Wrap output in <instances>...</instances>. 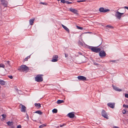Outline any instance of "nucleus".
Masks as SVG:
<instances>
[{
  "instance_id": "1",
  "label": "nucleus",
  "mask_w": 128,
  "mask_h": 128,
  "mask_svg": "<svg viewBox=\"0 0 128 128\" xmlns=\"http://www.w3.org/2000/svg\"><path fill=\"white\" fill-rule=\"evenodd\" d=\"M18 70L20 72L25 71L27 72L29 70V69L26 65H23L18 67Z\"/></svg>"
},
{
  "instance_id": "2",
  "label": "nucleus",
  "mask_w": 128,
  "mask_h": 128,
  "mask_svg": "<svg viewBox=\"0 0 128 128\" xmlns=\"http://www.w3.org/2000/svg\"><path fill=\"white\" fill-rule=\"evenodd\" d=\"M92 51L96 53L100 51L103 50L102 47L100 46L99 48L96 47L91 46L90 48Z\"/></svg>"
},
{
  "instance_id": "3",
  "label": "nucleus",
  "mask_w": 128,
  "mask_h": 128,
  "mask_svg": "<svg viewBox=\"0 0 128 128\" xmlns=\"http://www.w3.org/2000/svg\"><path fill=\"white\" fill-rule=\"evenodd\" d=\"M44 76L43 74H38L35 77V80L38 82H42L43 80L42 76Z\"/></svg>"
},
{
  "instance_id": "4",
  "label": "nucleus",
  "mask_w": 128,
  "mask_h": 128,
  "mask_svg": "<svg viewBox=\"0 0 128 128\" xmlns=\"http://www.w3.org/2000/svg\"><path fill=\"white\" fill-rule=\"evenodd\" d=\"M99 54V56L102 57H104L106 56V54L104 50V49L100 51Z\"/></svg>"
},
{
  "instance_id": "5",
  "label": "nucleus",
  "mask_w": 128,
  "mask_h": 128,
  "mask_svg": "<svg viewBox=\"0 0 128 128\" xmlns=\"http://www.w3.org/2000/svg\"><path fill=\"white\" fill-rule=\"evenodd\" d=\"M101 114L102 116L105 118L107 119L108 118V117L107 114L106 112V111L104 110H102Z\"/></svg>"
},
{
  "instance_id": "6",
  "label": "nucleus",
  "mask_w": 128,
  "mask_h": 128,
  "mask_svg": "<svg viewBox=\"0 0 128 128\" xmlns=\"http://www.w3.org/2000/svg\"><path fill=\"white\" fill-rule=\"evenodd\" d=\"M99 10L100 12H108L110 10L108 9H104V8L103 7L100 8Z\"/></svg>"
},
{
  "instance_id": "7",
  "label": "nucleus",
  "mask_w": 128,
  "mask_h": 128,
  "mask_svg": "<svg viewBox=\"0 0 128 128\" xmlns=\"http://www.w3.org/2000/svg\"><path fill=\"white\" fill-rule=\"evenodd\" d=\"M58 56L57 55H55L53 56L52 59V60L51 61L52 62H55L58 61Z\"/></svg>"
},
{
  "instance_id": "8",
  "label": "nucleus",
  "mask_w": 128,
  "mask_h": 128,
  "mask_svg": "<svg viewBox=\"0 0 128 128\" xmlns=\"http://www.w3.org/2000/svg\"><path fill=\"white\" fill-rule=\"evenodd\" d=\"M78 80H86V78L85 77L83 76H78Z\"/></svg>"
},
{
  "instance_id": "9",
  "label": "nucleus",
  "mask_w": 128,
  "mask_h": 128,
  "mask_svg": "<svg viewBox=\"0 0 128 128\" xmlns=\"http://www.w3.org/2000/svg\"><path fill=\"white\" fill-rule=\"evenodd\" d=\"M20 106H21V110L22 112H25L26 111V108L22 104H20Z\"/></svg>"
},
{
  "instance_id": "10",
  "label": "nucleus",
  "mask_w": 128,
  "mask_h": 128,
  "mask_svg": "<svg viewBox=\"0 0 128 128\" xmlns=\"http://www.w3.org/2000/svg\"><path fill=\"white\" fill-rule=\"evenodd\" d=\"M70 10L75 14H78V11L76 9L70 8Z\"/></svg>"
},
{
  "instance_id": "11",
  "label": "nucleus",
  "mask_w": 128,
  "mask_h": 128,
  "mask_svg": "<svg viewBox=\"0 0 128 128\" xmlns=\"http://www.w3.org/2000/svg\"><path fill=\"white\" fill-rule=\"evenodd\" d=\"M115 103L109 102L108 104V106L111 108H113L114 107Z\"/></svg>"
},
{
  "instance_id": "12",
  "label": "nucleus",
  "mask_w": 128,
  "mask_h": 128,
  "mask_svg": "<svg viewBox=\"0 0 128 128\" xmlns=\"http://www.w3.org/2000/svg\"><path fill=\"white\" fill-rule=\"evenodd\" d=\"M74 113L73 112H70L67 114V116L71 118H74L75 116Z\"/></svg>"
},
{
  "instance_id": "13",
  "label": "nucleus",
  "mask_w": 128,
  "mask_h": 128,
  "mask_svg": "<svg viewBox=\"0 0 128 128\" xmlns=\"http://www.w3.org/2000/svg\"><path fill=\"white\" fill-rule=\"evenodd\" d=\"M115 16L118 19H120L121 18V15L120 12L118 11H117L116 13Z\"/></svg>"
},
{
  "instance_id": "14",
  "label": "nucleus",
  "mask_w": 128,
  "mask_h": 128,
  "mask_svg": "<svg viewBox=\"0 0 128 128\" xmlns=\"http://www.w3.org/2000/svg\"><path fill=\"white\" fill-rule=\"evenodd\" d=\"M35 20V18H33L32 19H30L29 20L30 24L31 25H33L34 21Z\"/></svg>"
},
{
  "instance_id": "15",
  "label": "nucleus",
  "mask_w": 128,
  "mask_h": 128,
  "mask_svg": "<svg viewBox=\"0 0 128 128\" xmlns=\"http://www.w3.org/2000/svg\"><path fill=\"white\" fill-rule=\"evenodd\" d=\"M62 27L68 33L70 32V30L66 26H64L63 24H62Z\"/></svg>"
},
{
  "instance_id": "16",
  "label": "nucleus",
  "mask_w": 128,
  "mask_h": 128,
  "mask_svg": "<svg viewBox=\"0 0 128 128\" xmlns=\"http://www.w3.org/2000/svg\"><path fill=\"white\" fill-rule=\"evenodd\" d=\"M112 87L116 91H118L119 92L122 91V90L121 89H118V88L116 86H112Z\"/></svg>"
},
{
  "instance_id": "17",
  "label": "nucleus",
  "mask_w": 128,
  "mask_h": 128,
  "mask_svg": "<svg viewBox=\"0 0 128 128\" xmlns=\"http://www.w3.org/2000/svg\"><path fill=\"white\" fill-rule=\"evenodd\" d=\"M34 105L38 109L39 108L41 107L40 104L39 103H35Z\"/></svg>"
},
{
  "instance_id": "18",
  "label": "nucleus",
  "mask_w": 128,
  "mask_h": 128,
  "mask_svg": "<svg viewBox=\"0 0 128 128\" xmlns=\"http://www.w3.org/2000/svg\"><path fill=\"white\" fill-rule=\"evenodd\" d=\"M1 1L3 5L5 6H7L6 2L4 0H1Z\"/></svg>"
},
{
  "instance_id": "19",
  "label": "nucleus",
  "mask_w": 128,
  "mask_h": 128,
  "mask_svg": "<svg viewBox=\"0 0 128 128\" xmlns=\"http://www.w3.org/2000/svg\"><path fill=\"white\" fill-rule=\"evenodd\" d=\"M5 82L3 80H0V84L2 85H5Z\"/></svg>"
},
{
  "instance_id": "20",
  "label": "nucleus",
  "mask_w": 128,
  "mask_h": 128,
  "mask_svg": "<svg viewBox=\"0 0 128 128\" xmlns=\"http://www.w3.org/2000/svg\"><path fill=\"white\" fill-rule=\"evenodd\" d=\"M6 124L9 126H11L13 124L12 122L8 121L6 122Z\"/></svg>"
},
{
  "instance_id": "21",
  "label": "nucleus",
  "mask_w": 128,
  "mask_h": 128,
  "mask_svg": "<svg viewBox=\"0 0 128 128\" xmlns=\"http://www.w3.org/2000/svg\"><path fill=\"white\" fill-rule=\"evenodd\" d=\"M64 102V101L63 100H58L57 102V103L58 104H60Z\"/></svg>"
},
{
  "instance_id": "22",
  "label": "nucleus",
  "mask_w": 128,
  "mask_h": 128,
  "mask_svg": "<svg viewBox=\"0 0 128 128\" xmlns=\"http://www.w3.org/2000/svg\"><path fill=\"white\" fill-rule=\"evenodd\" d=\"M35 113L38 114L40 115H41L42 114V113L41 112L40 110H38L36 111L35 112Z\"/></svg>"
},
{
  "instance_id": "23",
  "label": "nucleus",
  "mask_w": 128,
  "mask_h": 128,
  "mask_svg": "<svg viewBox=\"0 0 128 128\" xmlns=\"http://www.w3.org/2000/svg\"><path fill=\"white\" fill-rule=\"evenodd\" d=\"M30 58V55L27 56L26 58H25L24 60V62L26 61H27L28 60V59Z\"/></svg>"
},
{
  "instance_id": "24",
  "label": "nucleus",
  "mask_w": 128,
  "mask_h": 128,
  "mask_svg": "<svg viewBox=\"0 0 128 128\" xmlns=\"http://www.w3.org/2000/svg\"><path fill=\"white\" fill-rule=\"evenodd\" d=\"M106 27H107L108 28H111L112 29L114 27L113 26H110V25H107L106 26Z\"/></svg>"
},
{
  "instance_id": "25",
  "label": "nucleus",
  "mask_w": 128,
  "mask_h": 128,
  "mask_svg": "<svg viewBox=\"0 0 128 128\" xmlns=\"http://www.w3.org/2000/svg\"><path fill=\"white\" fill-rule=\"evenodd\" d=\"M58 110L56 109H54L52 110V112L54 113H56L57 112Z\"/></svg>"
},
{
  "instance_id": "26",
  "label": "nucleus",
  "mask_w": 128,
  "mask_h": 128,
  "mask_svg": "<svg viewBox=\"0 0 128 128\" xmlns=\"http://www.w3.org/2000/svg\"><path fill=\"white\" fill-rule=\"evenodd\" d=\"M46 124H43L42 125H40L39 126V128H42L44 126H46Z\"/></svg>"
},
{
  "instance_id": "27",
  "label": "nucleus",
  "mask_w": 128,
  "mask_h": 128,
  "mask_svg": "<svg viewBox=\"0 0 128 128\" xmlns=\"http://www.w3.org/2000/svg\"><path fill=\"white\" fill-rule=\"evenodd\" d=\"M5 64H6L7 66H10V62L9 61H8L6 62V63H5Z\"/></svg>"
},
{
  "instance_id": "28",
  "label": "nucleus",
  "mask_w": 128,
  "mask_h": 128,
  "mask_svg": "<svg viewBox=\"0 0 128 128\" xmlns=\"http://www.w3.org/2000/svg\"><path fill=\"white\" fill-rule=\"evenodd\" d=\"M2 116L3 117V118H6V116L5 114H3L2 115Z\"/></svg>"
},
{
  "instance_id": "29",
  "label": "nucleus",
  "mask_w": 128,
  "mask_h": 128,
  "mask_svg": "<svg viewBox=\"0 0 128 128\" xmlns=\"http://www.w3.org/2000/svg\"><path fill=\"white\" fill-rule=\"evenodd\" d=\"M5 67V66L4 64H0V67H2L4 68Z\"/></svg>"
},
{
  "instance_id": "30",
  "label": "nucleus",
  "mask_w": 128,
  "mask_h": 128,
  "mask_svg": "<svg viewBox=\"0 0 128 128\" xmlns=\"http://www.w3.org/2000/svg\"><path fill=\"white\" fill-rule=\"evenodd\" d=\"M126 111L125 110H123L122 111V113L124 114H125L126 113Z\"/></svg>"
},
{
  "instance_id": "31",
  "label": "nucleus",
  "mask_w": 128,
  "mask_h": 128,
  "mask_svg": "<svg viewBox=\"0 0 128 128\" xmlns=\"http://www.w3.org/2000/svg\"><path fill=\"white\" fill-rule=\"evenodd\" d=\"M123 106L124 107L128 108V105H126L125 104H124Z\"/></svg>"
},
{
  "instance_id": "32",
  "label": "nucleus",
  "mask_w": 128,
  "mask_h": 128,
  "mask_svg": "<svg viewBox=\"0 0 128 128\" xmlns=\"http://www.w3.org/2000/svg\"><path fill=\"white\" fill-rule=\"evenodd\" d=\"M61 2L62 3L64 4L66 3V1L64 0H61Z\"/></svg>"
},
{
  "instance_id": "33",
  "label": "nucleus",
  "mask_w": 128,
  "mask_h": 128,
  "mask_svg": "<svg viewBox=\"0 0 128 128\" xmlns=\"http://www.w3.org/2000/svg\"><path fill=\"white\" fill-rule=\"evenodd\" d=\"M66 4H71L72 3V2H70L68 1H66Z\"/></svg>"
},
{
  "instance_id": "34",
  "label": "nucleus",
  "mask_w": 128,
  "mask_h": 128,
  "mask_svg": "<svg viewBox=\"0 0 128 128\" xmlns=\"http://www.w3.org/2000/svg\"><path fill=\"white\" fill-rule=\"evenodd\" d=\"M77 27L78 28V29L82 30L83 29L82 28V27H79L78 26H77Z\"/></svg>"
},
{
  "instance_id": "35",
  "label": "nucleus",
  "mask_w": 128,
  "mask_h": 128,
  "mask_svg": "<svg viewBox=\"0 0 128 128\" xmlns=\"http://www.w3.org/2000/svg\"><path fill=\"white\" fill-rule=\"evenodd\" d=\"M125 96L127 98H128V94H125Z\"/></svg>"
},
{
  "instance_id": "36",
  "label": "nucleus",
  "mask_w": 128,
  "mask_h": 128,
  "mask_svg": "<svg viewBox=\"0 0 128 128\" xmlns=\"http://www.w3.org/2000/svg\"><path fill=\"white\" fill-rule=\"evenodd\" d=\"M79 44L82 46H83V43L82 42H79Z\"/></svg>"
},
{
  "instance_id": "37",
  "label": "nucleus",
  "mask_w": 128,
  "mask_h": 128,
  "mask_svg": "<svg viewBox=\"0 0 128 128\" xmlns=\"http://www.w3.org/2000/svg\"><path fill=\"white\" fill-rule=\"evenodd\" d=\"M8 77L10 79H12L13 78V77L12 76H9Z\"/></svg>"
},
{
  "instance_id": "38",
  "label": "nucleus",
  "mask_w": 128,
  "mask_h": 128,
  "mask_svg": "<svg viewBox=\"0 0 128 128\" xmlns=\"http://www.w3.org/2000/svg\"><path fill=\"white\" fill-rule=\"evenodd\" d=\"M17 128H21V126L20 125H18L17 126Z\"/></svg>"
},
{
  "instance_id": "39",
  "label": "nucleus",
  "mask_w": 128,
  "mask_h": 128,
  "mask_svg": "<svg viewBox=\"0 0 128 128\" xmlns=\"http://www.w3.org/2000/svg\"><path fill=\"white\" fill-rule=\"evenodd\" d=\"M40 4H45V5L46 4V3L45 2H40Z\"/></svg>"
},
{
  "instance_id": "40",
  "label": "nucleus",
  "mask_w": 128,
  "mask_h": 128,
  "mask_svg": "<svg viewBox=\"0 0 128 128\" xmlns=\"http://www.w3.org/2000/svg\"><path fill=\"white\" fill-rule=\"evenodd\" d=\"M84 1H83V0H78L77 1V2H84Z\"/></svg>"
},
{
  "instance_id": "41",
  "label": "nucleus",
  "mask_w": 128,
  "mask_h": 128,
  "mask_svg": "<svg viewBox=\"0 0 128 128\" xmlns=\"http://www.w3.org/2000/svg\"><path fill=\"white\" fill-rule=\"evenodd\" d=\"M94 64L95 65H99L96 62H94Z\"/></svg>"
},
{
  "instance_id": "42",
  "label": "nucleus",
  "mask_w": 128,
  "mask_h": 128,
  "mask_svg": "<svg viewBox=\"0 0 128 128\" xmlns=\"http://www.w3.org/2000/svg\"><path fill=\"white\" fill-rule=\"evenodd\" d=\"M65 56L66 57H67L68 56V54H65Z\"/></svg>"
},
{
  "instance_id": "43",
  "label": "nucleus",
  "mask_w": 128,
  "mask_h": 128,
  "mask_svg": "<svg viewBox=\"0 0 128 128\" xmlns=\"http://www.w3.org/2000/svg\"><path fill=\"white\" fill-rule=\"evenodd\" d=\"M64 125H65V124H63L62 125H60V127H62L63 126H64Z\"/></svg>"
},
{
  "instance_id": "44",
  "label": "nucleus",
  "mask_w": 128,
  "mask_h": 128,
  "mask_svg": "<svg viewBox=\"0 0 128 128\" xmlns=\"http://www.w3.org/2000/svg\"><path fill=\"white\" fill-rule=\"evenodd\" d=\"M124 8L128 10V6H125L124 7Z\"/></svg>"
},
{
  "instance_id": "45",
  "label": "nucleus",
  "mask_w": 128,
  "mask_h": 128,
  "mask_svg": "<svg viewBox=\"0 0 128 128\" xmlns=\"http://www.w3.org/2000/svg\"><path fill=\"white\" fill-rule=\"evenodd\" d=\"M116 61L115 60H113L110 61V62H115Z\"/></svg>"
},
{
  "instance_id": "46",
  "label": "nucleus",
  "mask_w": 128,
  "mask_h": 128,
  "mask_svg": "<svg viewBox=\"0 0 128 128\" xmlns=\"http://www.w3.org/2000/svg\"><path fill=\"white\" fill-rule=\"evenodd\" d=\"M120 14L121 15V16L123 14H124V13H120Z\"/></svg>"
},
{
  "instance_id": "47",
  "label": "nucleus",
  "mask_w": 128,
  "mask_h": 128,
  "mask_svg": "<svg viewBox=\"0 0 128 128\" xmlns=\"http://www.w3.org/2000/svg\"><path fill=\"white\" fill-rule=\"evenodd\" d=\"M114 128H119L117 126H115L114 127Z\"/></svg>"
},
{
  "instance_id": "48",
  "label": "nucleus",
  "mask_w": 128,
  "mask_h": 128,
  "mask_svg": "<svg viewBox=\"0 0 128 128\" xmlns=\"http://www.w3.org/2000/svg\"><path fill=\"white\" fill-rule=\"evenodd\" d=\"M27 114V118L28 119V118H29V117L28 116Z\"/></svg>"
},
{
  "instance_id": "49",
  "label": "nucleus",
  "mask_w": 128,
  "mask_h": 128,
  "mask_svg": "<svg viewBox=\"0 0 128 128\" xmlns=\"http://www.w3.org/2000/svg\"><path fill=\"white\" fill-rule=\"evenodd\" d=\"M12 128H14V127H12Z\"/></svg>"
},
{
  "instance_id": "50",
  "label": "nucleus",
  "mask_w": 128,
  "mask_h": 128,
  "mask_svg": "<svg viewBox=\"0 0 128 128\" xmlns=\"http://www.w3.org/2000/svg\"><path fill=\"white\" fill-rule=\"evenodd\" d=\"M60 0H58V1H60Z\"/></svg>"
},
{
  "instance_id": "51",
  "label": "nucleus",
  "mask_w": 128,
  "mask_h": 128,
  "mask_svg": "<svg viewBox=\"0 0 128 128\" xmlns=\"http://www.w3.org/2000/svg\"><path fill=\"white\" fill-rule=\"evenodd\" d=\"M80 54H81V53H80Z\"/></svg>"
}]
</instances>
